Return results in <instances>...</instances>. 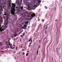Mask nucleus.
<instances>
[{"label":"nucleus","mask_w":62,"mask_h":62,"mask_svg":"<svg viewBox=\"0 0 62 62\" xmlns=\"http://www.w3.org/2000/svg\"><path fill=\"white\" fill-rule=\"evenodd\" d=\"M1 25H0V32H2L4 31L7 28H8V27L7 26H5L4 27L3 26H2L1 27H3V28L2 29H1Z\"/></svg>","instance_id":"nucleus-2"},{"label":"nucleus","mask_w":62,"mask_h":62,"mask_svg":"<svg viewBox=\"0 0 62 62\" xmlns=\"http://www.w3.org/2000/svg\"><path fill=\"white\" fill-rule=\"evenodd\" d=\"M2 11H3V9H2Z\"/></svg>","instance_id":"nucleus-42"},{"label":"nucleus","mask_w":62,"mask_h":62,"mask_svg":"<svg viewBox=\"0 0 62 62\" xmlns=\"http://www.w3.org/2000/svg\"><path fill=\"white\" fill-rule=\"evenodd\" d=\"M57 20V19H56L55 20V22H56Z\"/></svg>","instance_id":"nucleus-22"},{"label":"nucleus","mask_w":62,"mask_h":62,"mask_svg":"<svg viewBox=\"0 0 62 62\" xmlns=\"http://www.w3.org/2000/svg\"><path fill=\"white\" fill-rule=\"evenodd\" d=\"M45 8L46 9H47V8H47V7L46 6H45Z\"/></svg>","instance_id":"nucleus-16"},{"label":"nucleus","mask_w":62,"mask_h":62,"mask_svg":"<svg viewBox=\"0 0 62 62\" xmlns=\"http://www.w3.org/2000/svg\"><path fill=\"white\" fill-rule=\"evenodd\" d=\"M25 54V53H24V52H23V54H22V55H24Z\"/></svg>","instance_id":"nucleus-17"},{"label":"nucleus","mask_w":62,"mask_h":62,"mask_svg":"<svg viewBox=\"0 0 62 62\" xmlns=\"http://www.w3.org/2000/svg\"><path fill=\"white\" fill-rule=\"evenodd\" d=\"M28 21H27L26 22H25L24 23L25 24H28Z\"/></svg>","instance_id":"nucleus-6"},{"label":"nucleus","mask_w":62,"mask_h":62,"mask_svg":"<svg viewBox=\"0 0 62 62\" xmlns=\"http://www.w3.org/2000/svg\"><path fill=\"white\" fill-rule=\"evenodd\" d=\"M33 41H32V40H31V43H32V42Z\"/></svg>","instance_id":"nucleus-27"},{"label":"nucleus","mask_w":62,"mask_h":62,"mask_svg":"<svg viewBox=\"0 0 62 62\" xmlns=\"http://www.w3.org/2000/svg\"><path fill=\"white\" fill-rule=\"evenodd\" d=\"M25 35V34H23V36H24Z\"/></svg>","instance_id":"nucleus-26"},{"label":"nucleus","mask_w":62,"mask_h":62,"mask_svg":"<svg viewBox=\"0 0 62 62\" xmlns=\"http://www.w3.org/2000/svg\"><path fill=\"white\" fill-rule=\"evenodd\" d=\"M6 46L8 47H12V44H7Z\"/></svg>","instance_id":"nucleus-3"},{"label":"nucleus","mask_w":62,"mask_h":62,"mask_svg":"<svg viewBox=\"0 0 62 62\" xmlns=\"http://www.w3.org/2000/svg\"><path fill=\"white\" fill-rule=\"evenodd\" d=\"M40 40H39V42H40Z\"/></svg>","instance_id":"nucleus-23"},{"label":"nucleus","mask_w":62,"mask_h":62,"mask_svg":"<svg viewBox=\"0 0 62 62\" xmlns=\"http://www.w3.org/2000/svg\"><path fill=\"white\" fill-rule=\"evenodd\" d=\"M35 16H36V15L34 13H32L31 15V17H34Z\"/></svg>","instance_id":"nucleus-5"},{"label":"nucleus","mask_w":62,"mask_h":62,"mask_svg":"<svg viewBox=\"0 0 62 62\" xmlns=\"http://www.w3.org/2000/svg\"><path fill=\"white\" fill-rule=\"evenodd\" d=\"M12 6L11 7V9L12 11L11 12V13L12 15H14L15 14L14 11H15V4L13 3H12Z\"/></svg>","instance_id":"nucleus-1"},{"label":"nucleus","mask_w":62,"mask_h":62,"mask_svg":"<svg viewBox=\"0 0 62 62\" xmlns=\"http://www.w3.org/2000/svg\"><path fill=\"white\" fill-rule=\"evenodd\" d=\"M21 48H23V46H21Z\"/></svg>","instance_id":"nucleus-34"},{"label":"nucleus","mask_w":62,"mask_h":62,"mask_svg":"<svg viewBox=\"0 0 62 62\" xmlns=\"http://www.w3.org/2000/svg\"><path fill=\"white\" fill-rule=\"evenodd\" d=\"M38 50H39V48L37 50V51H38Z\"/></svg>","instance_id":"nucleus-32"},{"label":"nucleus","mask_w":62,"mask_h":62,"mask_svg":"<svg viewBox=\"0 0 62 62\" xmlns=\"http://www.w3.org/2000/svg\"><path fill=\"white\" fill-rule=\"evenodd\" d=\"M1 23H3V21H0V24Z\"/></svg>","instance_id":"nucleus-8"},{"label":"nucleus","mask_w":62,"mask_h":62,"mask_svg":"<svg viewBox=\"0 0 62 62\" xmlns=\"http://www.w3.org/2000/svg\"><path fill=\"white\" fill-rule=\"evenodd\" d=\"M8 4L9 5H11V3H9Z\"/></svg>","instance_id":"nucleus-19"},{"label":"nucleus","mask_w":62,"mask_h":62,"mask_svg":"<svg viewBox=\"0 0 62 62\" xmlns=\"http://www.w3.org/2000/svg\"><path fill=\"white\" fill-rule=\"evenodd\" d=\"M30 17V16H28V17Z\"/></svg>","instance_id":"nucleus-28"},{"label":"nucleus","mask_w":62,"mask_h":62,"mask_svg":"<svg viewBox=\"0 0 62 62\" xmlns=\"http://www.w3.org/2000/svg\"><path fill=\"white\" fill-rule=\"evenodd\" d=\"M17 34H15V35H14L15 38V37H17Z\"/></svg>","instance_id":"nucleus-12"},{"label":"nucleus","mask_w":62,"mask_h":62,"mask_svg":"<svg viewBox=\"0 0 62 62\" xmlns=\"http://www.w3.org/2000/svg\"><path fill=\"white\" fill-rule=\"evenodd\" d=\"M5 44H6V43H5Z\"/></svg>","instance_id":"nucleus-41"},{"label":"nucleus","mask_w":62,"mask_h":62,"mask_svg":"<svg viewBox=\"0 0 62 62\" xmlns=\"http://www.w3.org/2000/svg\"><path fill=\"white\" fill-rule=\"evenodd\" d=\"M28 54H29V53H27L26 54V56H28Z\"/></svg>","instance_id":"nucleus-11"},{"label":"nucleus","mask_w":62,"mask_h":62,"mask_svg":"<svg viewBox=\"0 0 62 62\" xmlns=\"http://www.w3.org/2000/svg\"><path fill=\"white\" fill-rule=\"evenodd\" d=\"M38 53H39V51H37V55H38Z\"/></svg>","instance_id":"nucleus-15"},{"label":"nucleus","mask_w":62,"mask_h":62,"mask_svg":"<svg viewBox=\"0 0 62 62\" xmlns=\"http://www.w3.org/2000/svg\"><path fill=\"white\" fill-rule=\"evenodd\" d=\"M25 43H26V42H25Z\"/></svg>","instance_id":"nucleus-43"},{"label":"nucleus","mask_w":62,"mask_h":62,"mask_svg":"<svg viewBox=\"0 0 62 62\" xmlns=\"http://www.w3.org/2000/svg\"><path fill=\"white\" fill-rule=\"evenodd\" d=\"M32 13V12H31L30 13V14H31Z\"/></svg>","instance_id":"nucleus-21"},{"label":"nucleus","mask_w":62,"mask_h":62,"mask_svg":"<svg viewBox=\"0 0 62 62\" xmlns=\"http://www.w3.org/2000/svg\"><path fill=\"white\" fill-rule=\"evenodd\" d=\"M16 52H14V53H15Z\"/></svg>","instance_id":"nucleus-38"},{"label":"nucleus","mask_w":62,"mask_h":62,"mask_svg":"<svg viewBox=\"0 0 62 62\" xmlns=\"http://www.w3.org/2000/svg\"><path fill=\"white\" fill-rule=\"evenodd\" d=\"M20 37L21 38H22V39H23V35H21L20 36Z\"/></svg>","instance_id":"nucleus-14"},{"label":"nucleus","mask_w":62,"mask_h":62,"mask_svg":"<svg viewBox=\"0 0 62 62\" xmlns=\"http://www.w3.org/2000/svg\"><path fill=\"white\" fill-rule=\"evenodd\" d=\"M15 46H14L13 47H12V49H14L15 48Z\"/></svg>","instance_id":"nucleus-13"},{"label":"nucleus","mask_w":62,"mask_h":62,"mask_svg":"<svg viewBox=\"0 0 62 62\" xmlns=\"http://www.w3.org/2000/svg\"><path fill=\"white\" fill-rule=\"evenodd\" d=\"M38 3H40L41 2V0H38Z\"/></svg>","instance_id":"nucleus-10"},{"label":"nucleus","mask_w":62,"mask_h":62,"mask_svg":"<svg viewBox=\"0 0 62 62\" xmlns=\"http://www.w3.org/2000/svg\"><path fill=\"white\" fill-rule=\"evenodd\" d=\"M7 15L4 14V15Z\"/></svg>","instance_id":"nucleus-35"},{"label":"nucleus","mask_w":62,"mask_h":62,"mask_svg":"<svg viewBox=\"0 0 62 62\" xmlns=\"http://www.w3.org/2000/svg\"><path fill=\"white\" fill-rule=\"evenodd\" d=\"M31 40H32V38H31L29 39V42H30V41H31Z\"/></svg>","instance_id":"nucleus-7"},{"label":"nucleus","mask_w":62,"mask_h":62,"mask_svg":"<svg viewBox=\"0 0 62 62\" xmlns=\"http://www.w3.org/2000/svg\"><path fill=\"white\" fill-rule=\"evenodd\" d=\"M6 25H8V23L6 24Z\"/></svg>","instance_id":"nucleus-36"},{"label":"nucleus","mask_w":62,"mask_h":62,"mask_svg":"<svg viewBox=\"0 0 62 62\" xmlns=\"http://www.w3.org/2000/svg\"><path fill=\"white\" fill-rule=\"evenodd\" d=\"M31 47H32V46H31Z\"/></svg>","instance_id":"nucleus-40"},{"label":"nucleus","mask_w":62,"mask_h":62,"mask_svg":"<svg viewBox=\"0 0 62 62\" xmlns=\"http://www.w3.org/2000/svg\"><path fill=\"white\" fill-rule=\"evenodd\" d=\"M13 46H14V45Z\"/></svg>","instance_id":"nucleus-44"},{"label":"nucleus","mask_w":62,"mask_h":62,"mask_svg":"<svg viewBox=\"0 0 62 62\" xmlns=\"http://www.w3.org/2000/svg\"><path fill=\"white\" fill-rule=\"evenodd\" d=\"M1 52H4V51H1Z\"/></svg>","instance_id":"nucleus-30"},{"label":"nucleus","mask_w":62,"mask_h":62,"mask_svg":"<svg viewBox=\"0 0 62 62\" xmlns=\"http://www.w3.org/2000/svg\"><path fill=\"white\" fill-rule=\"evenodd\" d=\"M18 4H19H19H20V3H18Z\"/></svg>","instance_id":"nucleus-37"},{"label":"nucleus","mask_w":62,"mask_h":62,"mask_svg":"<svg viewBox=\"0 0 62 62\" xmlns=\"http://www.w3.org/2000/svg\"><path fill=\"white\" fill-rule=\"evenodd\" d=\"M16 8H18V7H16Z\"/></svg>","instance_id":"nucleus-39"},{"label":"nucleus","mask_w":62,"mask_h":62,"mask_svg":"<svg viewBox=\"0 0 62 62\" xmlns=\"http://www.w3.org/2000/svg\"><path fill=\"white\" fill-rule=\"evenodd\" d=\"M30 20H32V18H31V17H30Z\"/></svg>","instance_id":"nucleus-29"},{"label":"nucleus","mask_w":62,"mask_h":62,"mask_svg":"<svg viewBox=\"0 0 62 62\" xmlns=\"http://www.w3.org/2000/svg\"><path fill=\"white\" fill-rule=\"evenodd\" d=\"M20 9L22 10L23 9V6H21L20 8Z\"/></svg>","instance_id":"nucleus-9"},{"label":"nucleus","mask_w":62,"mask_h":62,"mask_svg":"<svg viewBox=\"0 0 62 62\" xmlns=\"http://www.w3.org/2000/svg\"><path fill=\"white\" fill-rule=\"evenodd\" d=\"M24 50H23V51Z\"/></svg>","instance_id":"nucleus-45"},{"label":"nucleus","mask_w":62,"mask_h":62,"mask_svg":"<svg viewBox=\"0 0 62 62\" xmlns=\"http://www.w3.org/2000/svg\"><path fill=\"white\" fill-rule=\"evenodd\" d=\"M47 28H48V27L47 26L46 28V29H47Z\"/></svg>","instance_id":"nucleus-20"},{"label":"nucleus","mask_w":62,"mask_h":62,"mask_svg":"<svg viewBox=\"0 0 62 62\" xmlns=\"http://www.w3.org/2000/svg\"><path fill=\"white\" fill-rule=\"evenodd\" d=\"M20 16H23V14H22L21 15H20Z\"/></svg>","instance_id":"nucleus-25"},{"label":"nucleus","mask_w":62,"mask_h":62,"mask_svg":"<svg viewBox=\"0 0 62 62\" xmlns=\"http://www.w3.org/2000/svg\"><path fill=\"white\" fill-rule=\"evenodd\" d=\"M31 42H30V45H31Z\"/></svg>","instance_id":"nucleus-24"},{"label":"nucleus","mask_w":62,"mask_h":62,"mask_svg":"<svg viewBox=\"0 0 62 62\" xmlns=\"http://www.w3.org/2000/svg\"><path fill=\"white\" fill-rule=\"evenodd\" d=\"M18 49V48L17 47H16V49Z\"/></svg>","instance_id":"nucleus-31"},{"label":"nucleus","mask_w":62,"mask_h":62,"mask_svg":"<svg viewBox=\"0 0 62 62\" xmlns=\"http://www.w3.org/2000/svg\"><path fill=\"white\" fill-rule=\"evenodd\" d=\"M24 26L22 27V28H23L24 29H26V26H27V25L24 24Z\"/></svg>","instance_id":"nucleus-4"},{"label":"nucleus","mask_w":62,"mask_h":62,"mask_svg":"<svg viewBox=\"0 0 62 62\" xmlns=\"http://www.w3.org/2000/svg\"><path fill=\"white\" fill-rule=\"evenodd\" d=\"M31 45H28V46H29V47H28V48H30V46Z\"/></svg>","instance_id":"nucleus-18"},{"label":"nucleus","mask_w":62,"mask_h":62,"mask_svg":"<svg viewBox=\"0 0 62 62\" xmlns=\"http://www.w3.org/2000/svg\"><path fill=\"white\" fill-rule=\"evenodd\" d=\"M42 22H44V21H43L42 20Z\"/></svg>","instance_id":"nucleus-33"}]
</instances>
